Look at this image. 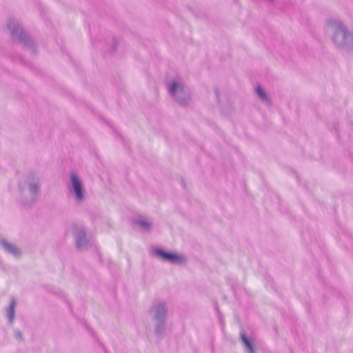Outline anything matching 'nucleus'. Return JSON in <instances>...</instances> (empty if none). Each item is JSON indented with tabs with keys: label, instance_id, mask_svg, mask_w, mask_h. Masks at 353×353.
Wrapping results in <instances>:
<instances>
[{
	"label": "nucleus",
	"instance_id": "obj_5",
	"mask_svg": "<svg viewBox=\"0 0 353 353\" xmlns=\"http://www.w3.org/2000/svg\"><path fill=\"white\" fill-rule=\"evenodd\" d=\"M256 92L257 94H259V96L262 99H267V96L264 92V90L262 89V88H261L260 86L257 87L256 88Z\"/></svg>",
	"mask_w": 353,
	"mask_h": 353
},
{
	"label": "nucleus",
	"instance_id": "obj_1",
	"mask_svg": "<svg viewBox=\"0 0 353 353\" xmlns=\"http://www.w3.org/2000/svg\"><path fill=\"white\" fill-rule=\"evenodd\" d=\"M71 179L74 188V190L75 192L76 196L78 199H83V187L81 181L77 177V176L74 174H72Z\"/></svg>",
	"mask_w": 353,
	"mask_h": 353
},
{
	"label": "nucleus",
	"instance_id": "obj_4",
	"mask_svg": "<svg viewBox=\"0 0 353 353\" xmlns=\"http://www.w3.org/2000/svg\"><path fill=\"white\" fill-rule=\"evenodd\" d=\"M3 245L4 247V248L11 252V253H13V254H17V250L16 248H14V246H12V245H10L9 243H6V242H3Z\"/></svg>",
	"mask_w": 353,
	"mask_h": 353
},
{
	"label": "nucleus",
	"instance_id": "obj_7",
	"mask_svg": "<svg viewBox=\"0 0 353 353\" xmlns=\"http://www.w3.org/2000/svg\"><path fill=\"white\" fill-rule=\"evenodd\" d=\"M14 306H15V303H12V305H11V307H12V308H14Z\"/></svg>",
	"mask_w": 353,
	"mask_h": 353
},
{
	"label": "nucleus",
	"instance_id": "obj_3",
	"mask_svg": "<svg viewBox=\"0 0 353 353\" xmlns=\"http://www.w3.org/2000/svg\"><path fill=\"white\" fill-rule=\"evenodd\" d=\"M241 339L244 343V345H245V347H247V349L248 350V351L250 352V353H255V351H254V348L252 344V343L249 341V339L246 337L245 334H241Z\"/></svg>",
	"mask_w": 353,
	"mask_h": 353
},
{
	"label": "nucleus",
	"instance_id": "obj_6",
	"mask_svg": "<svg viewBox=\"0 0 353 353\" xmlns=\"http://www.w3.org/2000/svg\"><path fill=\"white\" fill-rule=\"evenodd\" d=\"M181 87L179 83L174 82L170 87V92L171 94H174L176 92V88Z\"/></svg>",
	"mask_w": 353,
	"mask_h": 353
},
{
	"label": "nucleus",
	"instance_id": "obj_2",
	"mask_svg": "<svg viewBox=\"0 0 353 353\" xmlns=\"http://www.w3.org/2000/svg\"><path fill=\"white\" fill-rule=\"evenodd\" d=\"M160 254L164 259L172 262H176L181 260V257L175 254L161 252H160Z\"/></svg>",
	"mask_w": 353,
	"mask_h": 353
}]
</instances>
